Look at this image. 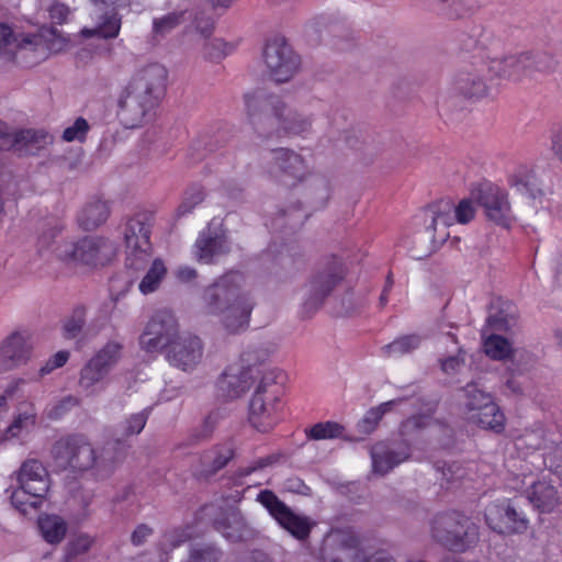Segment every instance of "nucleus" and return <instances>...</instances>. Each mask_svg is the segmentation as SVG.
<instances>
[{"label": "nucleus", "instance_id": "1", "mask_svg": "<svg viewBox=\"0 0 562 562\" xmlns=\"http://www.w3.org/2000/svg\"><path fill=\"white\" fill-rule=\"evenodd\" d=\"M168 71L159 63L135 70L117 97V116L128 128L145 124L165 93Z\"/></svg>", "mask_w": 562, "mask_h": 562}, {"label": "nucleus", "instance_id": "2", "mask_svg": "<svg viewBox=\"0 0 562 562\" xmlns=\"http://www.w3.org/2000/svg\"><path fill=\"white\" fill-rule=\"evenodd\" d=\"M245 278L231 271L205 289L203 300L209 314L218 315L225 327L238 331L248 325L252 303L243 292Z\"/></svg>", "mask_w": 562, "mask_h": 562}, {"label": "nucleus", "instance_id": "3", "mask_svg": "<svg viewBox=\"0 0 562 562\" xmlns=\"http://www.w3.org/2000/svg\"><path fill=\"white\" fill-rule=\"evenodd\" d=\"M347 268L341 258L329 256L312 271L302 288L301 314L311 317L316 314L344 281Z\"/></svg>", "mask_w": 562, "mask_h": 562}, {"label": "nucleus", "instance_id": "4", "mask_svg": "<svg viewBox=\"0 0 562 562\" xmlns=\"http://www.w3.org/2000/svg\"><path fill=\"white\" fill-rule=\"evenodd\" d=\"M430 535L436 542L456 552H464L480 540L479 526L459 512L437 514L430 522Z\"/></svg>", "mask_w": 562, "mask_h": 562}, {"label": "nucleus", "instance_id": "5", "mask_svg": "<svg viewBox=\"0 0 562 562\" xmlns=\"http://www.w3.org/2000/svg\"><path fill=\"white\" fill-rule=\"evenodd\" d=\"M296 189L299 194L304 196V202H296L289 198L286 209L283 210V217H286L285 225L291 229L301 227L313 212L324 209L331 196L329 179L318 173H311Z\"/></svg>", "mask_w": 562, "mask_h": 562}, {"label": "nucleus", "instance_id": "6", "mask_svg": "<svg viewBox=\"0 0 562 562\" xmlns=\"http://www.w3.org/2000/svg\"><path fill=\"white\" fill-rule=\"evenodd\" d=\"M56 256L67 262L98 267L104 266L116 255V244L104 236H87L78 240L60 238L54 248Z\"/></svg>", "mask_w": 562, "mask_h": 562}, {"label": "nucleus", "instance_id": "7", "mask_svg": "<svg viewBox=\"0 0 562 562\" xmlns=\"http://www.w3.org/2000/svg\"><path fill=\"white\" fill-rule=\"evenodd\" d=\"M151 226V218L146 213L136 214L124 224L125 265L128 269L142 270L150 260L153 256Z\"/></svg>", "mask_w": 562, "mask_h": 562}, {"label": "nucleus", "instance_id": "8", "mask_svg": "<svg viewBox=\"0 0 562 562\" xmlns=\"http://www.w3.org/2000/svg\"><path fill=\"white\" fill-rule=\"evenodd\" d=\"M69 40L53 27H44L37 34L25 35L20 45L24 52L23 64L32 66L45 60L50 54L65 50Z\"/></svg>", "mask_w": 562, "mask_h": 562}, {"label": "nucleus", "instance_id": "9", "mask_svg": "<svg viewBox=\"0 0 562 562\" xmlns=\"http://www.w3.org/2000/svg\"><path fill=\"white\" fill-rule=\"evenodd\" d=\"M178 322L168 311L157 312L146 324L139 338V345L147 352H158L171 345L180 337Z\"/></svg>", "mask_w": 562, "mask_h": 562}, {"label": "nucleus", "instance_id": "10", "mask_svg": "<svg viewBox=\"0 0 562 562\" xmlns=\"http://www.w3.org/2000/svg\"><path fill=\"white\" fill-rule=\"evenodd\" d=\"M503 71L514 80L533 79L554 70L555 61L546 52H521L503 59Z\"/></svg>", "mask_w": 562, "mask_h": 562}, {"label": "nucleus", "instance_id": "11", "mask_svg": "<svg viewBox=\"0 0 562 562\" xmlns=\"http://www.w3.org/2000/svg\"><path fill=\"white\" fill-rule=\"evenodd\" d=\"M512 487L515 490L526 487L527 499L542 513H551L560 504L557 487L546 480L535 481L531 472L525 471V467H521V473L513 475Z\"/></svg>", "mask_w": 562, "mask_h": 562}, {"label": "nucleus", "instance_id": "12", "mask_svg": "<svg viewBox=\"0 0 562 562\" xmlns=\"http://www.w3.org/2000/svg\"><path fill=\"white\" fill-rule=\"evenodd\" d=\"M231 244L220 221L212 220L202 229L193 245V256L201 263H214L228 254Z\"/></svg>", "mask_w": 562, "mask_h": 562}, {"label": "nucleus", "instance_id": "13", "mask_svg": "<svg viewBox=\"0 0 562 562\" xmlns=\"http://www.w3.org/2000/svg\"><path fill=\"white\" fill-rule=\"evenodd\" d=\"M427 237L431 240L430 252L450 236L449 227L454 223L453 202L439 200L429 204L423 212Z\"/></svg>", "mask_w": 562, "mask_h": 562}, {"label": "nucleus", "instance_id": "14", "mask_svg": "<svg viewBox=\"0 0 562 562\" xmlns=\"http://www.w3.org/2000/svg\"><path fill=\"white\" fill-rule=\"evenodd\" d=\"M473 195L477 204L483 207L488 221L503 227H509L515 221L507 193L498 187L483 184Z\"/></svg>", "mask_w": 562, "mask_h": 562}, {"label": "nucleus", "instance_id": "15", "mask_svg": "<svg viewBox=\"0 0 562 562\" xmlns=\"http://www.w3.org/2000/svg\"><path fill=\"white\" fill-rule=\"evenodd\" d=\"M113 447H104L100 453L86 441H75L69 446L70 457L68 464L76 470L86 471L95 468L98 471H108L119 461L113 454Z\"/></svg>", "mask_w": 562, "mask_h": 562}, {"label": "nucleus", "instance_id": "16", "mask_svg": "<svg viewBox=\"0 0 562 562\" xmlns=\"http://www.w3.org/2000/svg\"><path fill=\"white\" fill-rule=\"evenodd\" d=\"M485 520L498 533H518L528 528L526 515L514 502L491 505L486 509Z\"/></svg>", "mask_w": 562, "mask_h": 562}, {"label": "nucleus", "instance_id": "17", "mask_svg": "<svg viewBox=\"0 0 562 562\" xmlns=\"http://www.w3.org/2000/svg\"><path fill=\"white\" fill-rule=\"evenodd\" d=\"M370 456L372 472L383 476L407 461L412 456V450L409 443L404 440L380 441L372 446Z\"/></svg>", "mask_w": 562, "mask_h": 562}, {"label": "nucleus", "instance_id": "18", "mask_svg": "<svg viewBox=\"0 0 562 562\" xmlns=\"http://www.w3.org/2000/svg\"><path fill=\"white\" fill-rule=\"evenodd\" d=\"M33 342L26 331H15L0 344V372L14 370L29 362Z\"/></svg>", "mask_w": 562, "mask_h": 562}, {"label": "nucleus", "instance_id": "19", "mask_svg": "<svg viewBox=\"0 0 562 562\" xmlns=\"http://www.w3.org/2000/svg\"><path fill=\"white\" fill-rule=\"evenodd\" d=\"M322 559L324 562H368L369 557L361 549L357 536L340 532L325 543Z\"/></svg>", "mask_w": 562, "mask_h": 562}, {"label": "nucleus", "instance_id": "20", "mask_svg": "<svg viewBox=\"0 0 562 562\" xmlns=\"http://www.w3.org/2000/svg\"><path fill=\"white\" fill-rule=\"evenodd\" d=\"M94 10L92 12V18L95 20L94 27H83L81 30V35L83 37H100V38H115L121 30V19L117 16V13L114 11V8L111 10H105L103 12V7H111L116 3L117 0H91Z\"/></svg>", "mask_w": 562, "mask_h": 562}, {"label": "nucleus", "instance_id": "21", "mask_svg": "<svg viewBox=\"0 0 562 562\" xmlns=\"http://www.w3.org/2000/svg\"><path fill=\"white\" fill-rule=\"evenodd\" d=\"M193 29L196 33V45L201 46L202 57L210 61H220L234 50V45L222 38L211 37L214 23L210 19H195Z\"/></svg>", "mask_w": 562, "mask_h": 562}, {"label": "nucleus", "instance_id": "22", "mask_svg": "<svg viewBox=\"0 0 562 562\" xmlns=\"http://www.w3.org/2000/svg\"><path fill=\"white\" fill-rule=\"evenodd\" d=\"M167 359L183 371L193 369L202 359V345L198 337L181 335L167 350Z\"/></svg>", "mask_w": 562, "mask_h": 562}, {"label": "nucleus", "instance_id": "23", "mask_svg": "<svg viewBox=\"0 0 562 562\" xmlns=\"http://www.w3.org/2000/svg\"><path fill=\"white\" fill-rule=\"evenodd\" d=\"M254 368L240 369L231 366L217 382L220 396L225 400H234L250 390L255 382Z\"/></svg>", "mask_w": 562, "mask_h": 562}, {"label": "nucleus", "instance_id": "24", "mask_svg": "<svg viewBox=\"0 0 562 562\" xmlns=\"http://www.w3.org/2000/svg\"><path fill=\"white\" fill-rule=\"evenodd\" d=\"M456 95L468 100H479L487 94V85L482 74L475 68L459 70L451 85Z\"/></svg>", "mask_w": 562, "mask_h": 562}, {"label": "nucleus", "instance_id": "25", "mask_svg": "<svg viewBox=\"0 0 562 562\" xmlns=\"http://www.w3.org/2000/svg\"><path fill=\"white\" fill-rule=\"evenodd\" d=\"M244 102L249 115H254L258 106L262 121L271 120L276 127L281 125V99L278 92L268 93L261 91L258 95L247 93L244 95Z\"/></svg>", "mask_w": 562, "mask_h": 562}, {"label": "nucleus", "instance_id": "26", "mask_svg": "<svg viewBox=\"0 0 562 562\" xmlns=\"http://www.w3.org/2000/svg\"><path fill=\"white\" fill-rule=\"evenodd\" d=\"M259 66L262 76L279 86L281 82V36L278 33L271 34L265 38Z\"/></svg>", "mask_w": 562, "mask_h": 562}, {"label": "nucleus", "instance_id": "27", "mask_svg": "<svg viewBox=\"0 0 562 562\" xmlns=\"http://www.w3.org/2000/svg\"><path fill=\"white\" fill-rule=\"evenodd\" d=\"M52 143V136L43 130H24L3 136V145L21 154H34L41 147Z\"/></svg>", "mask_w": 562, "mask_h": 562}, {"label": "nucleus", "instance_id": "28", "mask_svg": "<svg viewBox=\"0 0 562 562\" xmlns=\"http://www.w3.org/2000/svg\"><path fill=\"white\" fill-rule=\"evenodd\" d=\"M18 483L32 490L33 496H45L48 487V474L37 460H26L18 472Z\"/></svg>", "mask_w": 562, "mask_h": 562}, {"label": "nucleus", "instance_id": "29", "mask_svg": "<svg viewBox=\"0 0 562 562\" xmlns=\"http://www.w3.org/2000/svg\"><path fill=\"white\" fill-rule=\"evenodd\" d=\"M311 173L310 165L301 154L283 149V187L296 189Z\"/></svg>", "mask_w": 562, "mask_h": 562}, {"label": "nucleus", "instance_id": "30", "mask_svg": "<svg viewBox=\"0 0 562 562\" xmlns=\"http://www.w3.org/2000/svg\"><path fill=\"white\" fill-rule=\"evenodd\" d=\"M110 215L105 201L93 200L88 202L78 214L77 222L85 231H93L104 224Z\"/></svg>", "mask_w": 562, "mask_h": 562}, {"label": "nucleus", "instance_id": "31", "mask_svg": "<svg viewBox=\"0 0 562 562\" xmlns=\"http://www.w3.org/2000/svg\"><path fill=\"white\" fill-rule=\"evenodd\" d=\"M108 374V371L89 359L79 372V389L87 395H95L103 390Z\"/></svg>", "mask_w": 562, "mask_h": 562}, {"label": "nucleus", "instance_id": "32", "mask_svg": "<svg viewBox=\"0 0 562 562\" xmlns=\"http://www.w3.org/2000/svg\"><path fill=\"white\" fill-rule=\"evenodd\" d=\"M469 420L496 434H501L505 429V416L493 400L483 406V409L469 415Z\"/></svg>", "mask_w": 562, "mask_h": 562}, {"label": "nucleus", "instance_id": "33", "mask_svg": "<svg viewBox=\"0 0 562 562\" xmlns=\"http://www.w3.org/2000/svg\"><path fill=\"white\" fill-rule=\"evenodd\" d=\"M37 526L41 536L49 544H59L65 539L68 530L66 520L55 514L38 516Z\"/></svg>", "mask_w": 562, "mask_h": 562}, {"label": "nucleus", "instance_id": "34", "mask_svg": "<svg viewBox=\"0 0 562 562\" xmlns=\"http://www.w3.org/2000/svg\"><path fill=\"white\" fill-rule=\"evenodd\" d=\"M315 522L307 516L295 514L283 504V529L301 542H305Z\"/></svg>", "mask_w": 562, "mask_h": 562}, {"label": "nucleus", "instance_id": "35", "mask_svg": "<svg viewBox=\"0 0 562 562\" xmlns=\"http://www.w3.org/2000/svg\"><path fill=\"white\" fill-rule=\"evenodd\" d=\"M312 130V117L297 110H289L283 114V136L304 137Z\"/></svg>", "mask_w": 562, "mask_h": 562}, {"label": "nucleus", "instance_id": "36", "mask_svg": "<svg viewBox=\"0 0 562 562\" xmlns=\"http://www.w3.org/2000/svg\"><path fill=\"white\" fill-rule=\"evenodd\" d=\"M531 463L542 459V465L554 474L562 476V440L550 439L546 443V451L542 453H533Z\"/></svg>", "mask_w": 562, "mask_h": 562}, {"label": "nucleus", "instance_id": "37", "mask_svg": "<svg viewBox=\"0 0 562 562\" xmlns=\"http://www.w3.org/2000/svg\"><path fill=\"white\" fill-rule=\"evenodd\" d=\"M395 401H389L380 404L376 407L370 408L364 416L357 423V430L360 437L353 438L355 440H362L366 436L372 434L379 425L382 417L391 411Z\"/></svg>", "mask_w": 562, "mask_h": 562}, {"label": "nucleus", "instance_id": "38", "mask_svg": "<svg viewBox=\"0 0 562 562\" xmlns=\"http://www.w3.org/2000/svg\"><path fill=\"white\" fill-rule=\"evenodd\" d=\"M186 10L168 12L153 20V34L155 38H164L188 20Z\"/></svg>", "mask_w": 562, "mask_h": 562}, {"label": "nucleus", "instance_id": "39", "mask_svg": "<svg viewBox=\"0 0 562 562\" xmlns=\"http://www.w3.org/2000/svg\"><path fill=\"white\" fill-rule=\"evenodd\" d=\"M233 457V450L228 445L216 446L202 456L205 474H213L224 468Z\"/></svg>", "mask_w": 562, "mask_h": 562}, {"label": "nucleus", "instance_id": "40", "mask_svg": "<svg viewBox=\"0 0 562 562\" xmlns=\"http://www.w3.org/2000/svg\"><path fill=\"white\" fill-rule=\"evenodd\" d=\"M123 346L119 341H109L100 348L90 360L110 371L119 363L122 358Z\"/></svg>", "mask_w": 562, "mask_h": 562}, {"label": "nucleus", "instance_id": "41", "mask_svg": "<svg viewBox=\"0 0 562 562\" xmlns=\"http://www.w3.org/2000/svg\"><path fill=\"white\" fill-rule=\"evenodd\" d=\"M24 36L14 34L8 24L0 22V53L20 58L23 63L24 52H21L19 44Z\"/></svg>", "mask_w": 562, "mask_h": 562}, {"label": "nucleus", "instance_id": "42", "mask_svg": "<svg viewBox=\"0 0 562 562\" xmlns=\"http://www.w3.org/2000/svg\"><path fill=\"white\" fill-rule=\"evenodd\" d=\"M462 391L464 392V407L468 416L483 409V406L493 400L491 394L481 390L476 383L467 384Z\"/></svg>", "mask_w": 562, "mask_h": 562}, {"label": "nucleus", "instance_id": "43", "mask_svg": "<svg viewBox=\"0 0 562 562\" xmlns=\"http://www.w3.org/2000/svg\"><path fill=\"white\" fill-rule=\"evenodd\" d=\"M167 273V268L162 260L155 259L145 277L139 283V291L143 294H148L156 291Z\"/></svg>", "mask_w": 562, "mask_h": 562}, {"label": "nucleus", "instance_id": "44", "mask_svg": "<svg viewBox=\"0 0 562 562\" xmlns=\"http://www.w3.org/2000/svg\"><path fill=\"white\" fill-rule=\"evenodd\" d=\"M35 425V412L33 406H27L25 411L21 412L13 420L11 426L5 431V438H19L29 432Z\"/></svg>", "mask_w": 562, "mask_h": 562}, {"label": "nucleus", "instance_id": "45", "mask_svg": "<svg viewBox=\"0 0 562 562\" xmlns=\"http://www.w3.org/2000/svg\"><path fill=\"white\" fill-rule=\"evenodd\" d=\"M302 69V56L283 40V82L295 78Z\"/></svg>", "mask_w": 562, "mask_h": 562}, {"label": "nucleus", "instance_id": "46", "mask_svg": "<svg viewBox=\"0 0 562 562\" xmlns=\"http://www.w3.org/2000/svg\"><path fill=\"white\" fill-rule=\"evenodd\" d=\"M484 348L486 355L494 360H505L513 353L510 342L499 335H491L487 337L484 342Z\"/></svg>", "mask_w": 562, "mask_h": 562}, {"label": "nucleus", "instance_id": "47", "mask_svg": "<svg viewBox=\"0 0 562 562\" xmlns=\"http://www.w3.org/2000/svg\"><path fill=\"white\" fill-rule=\"evenodd\" d=\"M550 439L553 438L544 437L541 431H530L518 438L517 446L519 449L533 450L530 454L531 457L533 453H537L536 451L539 449H543V451H546V443H549ZM531 460V458L530 460H525V463L521 465L525 467V471H529V464H532Z\"/></svg>", "mask_w": 562, "mask_h": 562}, {"label": "nucleus", "instance_id": "48", "mask_svg": "<svg viewBox=\"0 0 562 562\" xmlns=\"http://www.w3.org/2000/svg\"><path fill=\"white\" fill-rule=\"evenodd\" d=\"M420 344V336L416 334L405 335L385 345L382 350L386 356L404 355L417 349Z\"/></svg>", "mask_w": 562, "mask_h": 562}, {"label": "nucleus", "instance_id": "49", "mask_svg": "<svg viewBox=\"0 0 562 562\" xmlns=\"http://www.w3.org/2000/svg\"><path fill=\"white\" fill-rule=\"evenodd\" d=\"M517 324V317L510 306L499 308L487 318V326L496 331H510Z\"/></svg>", "mask_w": 562, "mask_h": 562}, {"label": "nucleus", "instance_id": "50", "mask_svg": "<svg viewBox=\"0 0 562 562\" xmlns=\"http://www.w3.org/2000/svg\"><path fill=\"white\" fill-rule=\"evenodd\" d=\"M344 431V426L336 422H325L317 423L308 430H306V435L310 439L313 440H324V439H334L341 437Z\"/></svg>", "mask_w": 562, "mask_h": 562}, {"label": "nucleus", "instance_id": "51", "mask_svg": "<svg viewBox=\"0 0 562 562\" xmlns=\"http://www.w3.org/2000/svg\"><path fill=\"white\" fill-rule=\"evenodd\" d=\"M512 187L517 193L530 200H535L541 194L537 179L530 175L515 176L512 180Z\"/></svg>", "mask_w": 562, "mask_h": 562}, {"label": "nucleus", "instance_id": "52", "mask_svg": "<svg viewBox=\"0 0 562 562\" xmlns=\"http://www.w3.org/2000/svg\"><path fill=\"white\" fill-rule=\"evenodd\" d=\"M217 529L229 541L243 540L246 533L244 522L235 514L231 515L226 522H218Z\"/></svg>", "mask_w": 562, "mask_h": 562}, {"label": "nucleus", "instance_id": "53", "mask_svg": "<svg viewBox=\"0 0 562 562\" xmlns=\"http://www.w3.org/2000/svg\"><path fill=\"white\" fill-rule=\"evenodd\" d=\"M42 497L33 496L32 490L24 487L23 484H19L18 488L11 494V503L20 512L26 513L27 507H35Z\"/></svg>", "mask_w": 562, "mask_h": 562}, {"label": "nucleus", "instance_id": "54", "mask_svg": "<svg viewBox=\"0 0 562 562\" xmlns=\"http://www.w3.org/2000/svg\"><path fill=\"white\" fill-rule=\"evenodd\" d=\"M204 200V192L199 187L190 188L186 191L181 203L179 204L176 215L182 217L191 213Z\"/></svg>", "mask_w": 562, "mask_h": 562}, {"label": "nucleus", "instance_id": "55", "mask_svg": "<svg viewBox=\"0 0 562 562\" xmlns=\"http://www.w3.org/2000/svg\"><path fill=\"white\" fill-rule=\"evenodd\" d=\"M89 130L88 121L83 117H77L71 125L64 130L61 138L67 143H82L86 140Z\"/></svg>", "mask_w": 562, "mask_h": 562}, {"label": "nucleus", "instance_id": "56", "mask_svg": "<svg viewBox=\"0 0 562 562\" xmlns=\"http://www.w3.org/2000/svg\"><path fill=\"white\" fill-rule=\"evenodd\" d=\"M148 419V414L143 411L132 414L120 425V431L123 436L138 435L145 427Z\"/></svg>", "mask_w": 562, "mask_h": 562}, {"label": "nucleus", "instance_id": "57", "mask_svg": "<svg viewBox=\"0 0 562 562\" xmlns=\"http://www.w3.org/2000/svg\"><path fill=\"white\" fill-rule=\"evenodd\" d=\"M266 418V405L260 396L252 397L249 405V420L259 430L265 431L269 426V423L265 422Z\"/></svg>", "mask_w": 562, "mask_h": 562}, {"label": "nucleus", "instance_id": "58", "mask_svg": "<svg viewBox=\"0 0 562 562\" xmlns=\"http://www.w3.org/2000/svg\"><path fill=\"white\" fill-rule=\"evenodd\" d=\"M93 538L87 533H80L71 538L66 547V555L71 559L86 553L93 544Z\"/></svg>", "mask_w": 562, "mask_h": 562}, {"label": "nucleus", "instance_id": "59", "mask_svg": "<svg viewBox=\"0 0 562 562\" xmlns=\"http://www.w3.org/2000/svg\"><path fill=\"white\" fill-rule=\"evenodd\" d=\"M85 325V311L78 308L74 314L65 319L63 324V333L67 339H72L78 336Z\"/></svg>", "mask_w": 562, "mask_h": 562}, {"label": "nucleus", "instance_id": "60", "mask_svg": "<svg viewBox=\"0 0 562 562\" xmlns=\"http://www.w3.org/2000/svg\"><path fill=\"white\" fill-rule=\"evenodd\" d=\"M257 501L268 509L269 514L281 525V502L268 490L261 491L257 495Z\"/></svg>", "mask_w": 562, "mask_h": 562}, {"label": "nucleus", "instance_id": "61", "mask_svg": "<svg viewBox=\"0 0 562 562\" xmlns=\"http://www.w3.org/2000/svg\"><path fill=\"white\" fill-rule=\"evenodd\" d=\"M265 467L261 462L254 467H246L239 470V484L250 487L251 485L261 484L260 479Z\"/></svg>", "mask_w": 562, "mask_h": 562}, {"label": "nucleus", "instance_id": "62", "mask_svg": "<svg viewBox=\"0 0 562 562\" xmlns=\"http://www.w3.org/2000/svg\"><path fill=\"white\" fill-rule=\"evenodd\" d=\"M432 423V418L429 415H415L407 418L402 424V432L404 435H412L416 431L429 427Z\"/></svg>", "mask_w": 562, "mask_h": 562}, {"label": "nucleus", "instance_id": "63", "mask_svg": "<svg viewBox=\"0 0 562 562\" xmlns=\"http://www.w3.org/2000/svg\"><path fill=\"white\" fill-rule=\"evenodd\" d=\"M326 22L324 16H315L304 25V36L308 42L316 44L321 41V32L326 26Z\"/></svg>", "mask_w": 562, "mask_h": 562}, {"label": "nucleus", "instance_id": "64", "mask_svg": "<svg viewBox=\"0 0 562 562\" xmlns=\"http://www.w3.org/2000/svg\"><path fill=\"white\" fill-rule=\"evenodd\" d=\"M218 553L214 548L193 549L186 562H216Z\"/></svg>", "mask_w": 562, "mask_h": 562}]
</instances>
